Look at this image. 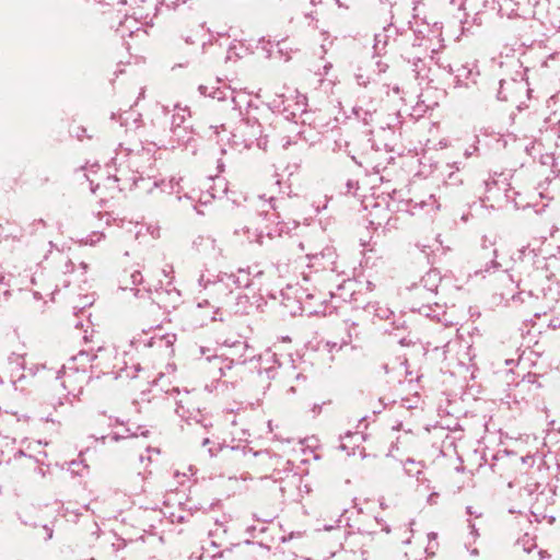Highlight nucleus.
<instances>
[{
	"label": "nucleus",
	"mask_w": 560,
	"mask_h": 560,
	"mask_svg": "<svg viewBox=\"0 0 560 560\" xmlns=\"http://www.w3.org/2000/svg\"><path fill=\"white\" fill-rule=\"evenodd\" d=\"M436 537H438V535L435 533L428 534L429 545L427 547V550L434 549L438 546V542L435 541Z\"/></svg>",
	"instance_id": "obj_11"
},
{
	"label": "nucleus",
	"mask_w": 560,
	"mask_h": 560,
	"mask_svg": "<svg viewBox=\"0 0 560 560\" xmlns=\"http://www.w3.org/2000/svg\"><path fill=\"white\" fill-rule=\"evenodd\" d=\"M209 443V439H205L203 442H202V445H206Z\"/></svg>",
	"instance_id": "obj_20"
},
{
	"label": "nucleus",
	"mask_w": 560,
	"mask_h": 560,
	"mask_svg": "<svg viewBox=\"0 0 560 560\" xmlns=\"http://www.w3.org/2000/svg\"><path fill=\"white\" fill-rule=\"evenodd\" d=\"M175 339L176 338L174 335H154L150 338L147 346L156 347L158 349H170L173 346Z\"/></svg>",
	"instance_id": "obj_5"
},
{
	"label": "nucleus",
	"mask_w": 560,
	"mask_h": 560,
	"mask_svg": "<svg viewBox=\"0 0 560 560\" xmlns=\"http://www.w3.org/2000/svg\"><path fill=\"white\" fill-rule=\"evenodd\" d=\"M282 481H284V485L280 487V490L283 493H287V492H290L291 486L300 485L302 481V478L299 474L289 471Z\"/></svg>",
	"instance_id": "obj_7"
},
{
	"label": "nucleus",
	"mask_w": 560,
	"mask_h": 560,
	"mask_svg": "<svg viewBox=\"0 0 560 560\" xmlns=\"http://www.w3.org/2000/svg\"><path fill=\"white\" fill-rule=\"evenodd\" d=\"M552 58H557L560 60V52L556 54Z\"/></svg>",
	"instance_id": "obj_19"
},
{
	"label": "nucleus",
	"mask_w": 560,
	"mask_h": 560,
	"mask_svg": "<svg viewBox=\"0 0 560 560\" xmlns=\"http://www.w3.org/2000/svg\"><path fill=\"white\" fill-rule=\"evenodd\" d=\"M314 299H315V294L308 293V294H306V299L304 301V307H305V310L308 311L310 314H317V313L322 312L320 307H316L311 303V301Z\"/></svg>",
	"instance_id": "obj_8"
},
{
	"label": "nucleus",
	"mask_w": 560,
	"mask_h": 560,
	"mask_svg": "<svg viewBox=\"0 0 560 560\" xmlns=\"http://www.w3.org/2000/svg\"><path fill=\"white\" fill-rule=\"evenodd\" d=\"M439 493L438 492H431L429 495H428V499H427V502L429 505H435L438 503V500H439Z\"/></svg>",
	"instance_id": "obj_12"
},
{
	"label": "nucleus",
	"mask_w": 560,
	"mask_h": 560,
	"mask_svg": "<svg viewBox=\"0 0 560 560\" xmlns=\"http://www.w3.org/2000/svg\"><path fill=\"white\" fill-rule=\"evenodd\" d=\"M194 410H196V408L189 396H186L185 398H182L177 401L176 412L179 417L190 419Z\"/></svg>",
	"instance_id": "obj_6"
},
{
	"label": "nucleus",
	"mask_w": 560,
	"mask_h": 560,
	"mask_svg": "<svg viewBox=\"0 0 560 560\" xmlns=\"http://www.w3.org/2000/svg\"><path fill=\"white\" fill-rule=\"evenodd\" d=\"M380 506H381L383 510H385V509H387V508H388V505L386 504V502H385L384 498H382V499L380 500Z\"/></svg>",
	"instance_id": "obj_14"
},
{
	"label": "nucleus",
	"mask_w": 560,
	"mask_h": 560,
	"mask_svg": "<svg viewBox=\"0 0 560 560\" xmlns=\"http://www.w3.org/2000/svg\"><path fill=\"white\" fill-rule=\"evenodd\" d=\"M104 351H105L108 355H110V354H112V352H113L112 350H104Z\"/></svg>",
	"instance_id": "obj_21"
},
{
	"label": "nucleus",
	"mask_w": 560,
	"mask_h": 560,
	"mask_svg": "<svg viewBox=\"0 0 560 560\" xmlns=\"http://www.w3.org/2000/svg\"><path fill=\"white\" fill-rule=\"evenodd\" d=\"M283 232V226L281 223H278L275 229H270L268 225L265 228H245L244 234L247 235L249 242H256L258 244H262V237L266 234L268 237H273L275 235H281Z\"/></svg>",
	"instance_id": "obj_3"
},
{
	"label": "nucleus",
	"mask_w": 560,
	"mask_h": 560,
	"mask_svg": "<svg viewBox=\"0 0 560 560\" xmlns=\"http://www.w3.org/2000/svg\"><path fill=\"white\" fill-rule=\"evenodd\" d=\"M240 455L242 457V465L253 469L257 474L266 472L268 467H271L279 462L278 458L271 456L267 452H259L254 454L243 452Z\"/></svg>",
	"instance_id": "obj_2"
},
{
	"label": "nucleus",
	"mask_w": 560,
	"mask_h": 560,
	"mask_svg": "<svg viewBox=\"0 0 560 560\" xmlns=\"http://www.w3.org/2000/svg\"><path fill=\"white\" fill-rule=\"evenodd\" d=\"M384 530H385L386 533H389V532H390V529H389L388 527H384Z\"/></svg>",
	"instance_id": "obj_22"
},
{
	"label": "nucleus",
	"mask_w": 560,
	"mask_h": 560,
	"mask_svg": "<svg viewBox=\"0 0 560 560\" xmlns=\"http://www.w3.org/2000/svg\"><path fill=\"white\" fill-rule=\"evenodd\" d=\"M241 478L243 480H247V479H250L252 477H250L249 472L246 471V472L242 474Z\"/></svg>",
	"instance_id": "obj_15"
},
{
	"label": "nucleus",
	"mask_w": 560,
	"mask_h": 560,
	"mask_svg": "<svg viewBox=\"0 0 560 560\" xmlns=\"http://www.w3.org/2000/svg\"><path fill=\"white\" fill-rule=\"evenodd\" d=\"M378 67H380V71H381V72H384V71H385L386 66H385V67H381V65L378 63Z\"/></svg>",
	"instance_id": "obj_18"
},
{
	"label": "nucleus",
	"mask_w": 560,
	"mask_h": 560,
	"mask_svg": "<svg viewBox=\"0 0 560 560\" xmlns=\"http://www.w3.org/2000/svg\"><path fill=\"white\" fill-rule=\"evenodd\" d=\"M200 284H202L205 289H208V285L206 283L203 284V277L200 278Z\"/></svg>",
	"instance_id": "obj_17"
},
{
	"label": "nucleus",
	"mask_w": 560,
	"mask_h": 560,
	"mask_svg": "<svg viewBox=\"0 0 560 560\" xmlns=\"http://www.w3.org/2000/svg\"><path fill=\"white\" fill-rule=\"evenodd\" d=\"M93 359H97V355H94ZM91 360L92 357L88 352L80 351L63 366L62 385L70 394L78 395L82 392L89 380L86 364Z\"/></svg>",
	"instance_id": "obj_1"
},
{
	"label": "nucleus",
	"mask_w": 560,
	"mask_h": 560,
	"mask_svg": "<svg viewBox=\"0 0 560 560\" xmlns=\"http://www.w3.org/2000/svg\"><path fill=\"white\" fill-rule=\"evenodd\" d=\"M521 545L525 552H530L532 548L535 547L533 539L530 537H528L527 535L522 540L517 541V546H521Z\"/></svg>",
	"instance_id": "obj_10"
},
{
	"label": "nucleus",
	"mask_w": 560,
	"mask_h": 560,
	"mask_svg": "<svg viewBox=\"0 0 560 560\" xmlns=\"http://www.w3.org/2000/svg\"><path fill=\"white\" fill-rule=\"evenodd\" d=\"M467 512H468L469 514H472V512H471L470 508H468V509H467Z\"/></svg>",
	"instance_id": "obj_24"
},
{
	"label": "nucleus",
	"mask_w": 560,
	"mask_h": 560,
	"mask_svg": "<svg viewBox=\"0 0 560 560\" xmlns=\"http://www.w3.org/2000/svg\"><path fill=\"white\" fill-rule=\"evenodd\" d=\"M374 48L377 49L378 48V42L374 45Z\"/></svg>",
	"instance_id": "obj_23"
},
{
	"label": "nucleus",
	"mask_w": 560,
	"mask_h": 560,
	"mask_svg": "<svg viewBox=\"0 0 560 560\" xmlns=\"http://www.w3.org/2000/svg\"><path fill=\"white\" fill-rule=\"evenodd\" d=\"M131 277H132V282H133L135 284H137V283H141V281H142V276H141V273H140V272H135V273H132V276H131Z\"/></svg>",
	"instance_id": "obj_13"
},
{
	"label": "nucleus",
	"mask_w": 560,
	"mask_h": 560,
	"mask_svg": "<svg viewBox=\"0 0 560 560\" xmlns=\"http://www.w3.org/2000/svg\"><path fill=\"white\" fill-rule=\"evenodd\" d=\"M278 475H279V472L273 471V474L271 475V477H272L275 480H282V478H281V477H279Z\"/></svg>",
	"instance_id": "obj_16"
},
{
	"label": "nucleus",
	"mask_w": 560,
	"mask_h": 560,
	"mask_svg": "<svg viewBox=\"0 0 560 560\" xmlns=\"http://www.w3.org/2000/svg\"><path fill=\"white\" fill-rule=\"evenodd\" d=\"M213 364L215 366H218V369L220 371V376H223L224 375V369H231L232 362L226 360V359H222V358L215 357L213 359Z\"/></svg>",
	"instance_id": "obj_9"
},
{
	"label": "nucleus",
	"mask_w": 560,
	"mask_h": 560,
	"mask_svg": "<svg viewBox=\"0 0 560 560\" xmlns=\"http://www.w3.org/2000/svg\"><path fill=\"white\" fill-rule=\"evenodd\" d=\"M230 282H234L232 276L226 277V281L223 279L213 282L210 287V294L217 302H220L223 298H226L230 293Z\"/></svg>",
	"instance_id": "obj_4"
}]
</instances>
